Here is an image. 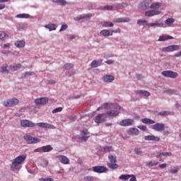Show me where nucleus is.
<instances>
[{"mask_svg": "<svg viewBox=\"0 0 181 181\" xmlns=\"http://www.w3.org/2000/svg\"><path fill=\"white\" fill-rule=\"evenodd\" d=\"M166 94H175L176 93L175 90L173 89H168L164 91Z\"/></svg>", "mask_w": 181, "mask_h": 181, "instance_id": "8fccbe9b", "label": "nucleus"}, {"mask_svg": "<svg viewBox=\"0 0 181 181\" xmlns=\"http://www.w3.org/2000/svg\"><path fill=\"white\" fill-rule=\"evenodd\" d=\"M180 49V45H169L166 47H163L162 49V52L164 53L169 52H175L176 50H179Z\"/></svg>", "mask_w": 181, "mask_h": 181, "instance_id": "39448f33", "label": "nucleus"}, {"mask_svg": "<svg viewBox=\"0 0 181 181\" xmlns=\"http://www.w3.org/2000/svg\"><path fill=\"white\" fill-rule=\"evenodd\" d=\"M103 151L104 152H105V153H110V152H114V147L111 146H105L103 148Z\"/></svg>", "mask_w": 181, "mask_h": 181, "instance_id": "c756f323", "label": "nucleus"}, {"mask_svg": "<svg viewBox=\"0 0 181 181\" xmlns=\"http://www.w3.org/2000/svg\"><path fill=\"white\" fill-rule=\"evenodd\" d=\"M152 4V0H143L139 4V8L143 9V11H146L149 9V6Z\"/></svg>", "mask_w": 181, "mask_h": 181, "instance_id": "423d86ee", "label": "nucleus"}, {"mask_svg": "<svg viewBox=\"0 0 181 181\" xmlns=\"http://www.w3.org/2000/svg\"><path fill=\"white\" fill-rule=\"evenodd\" d=\"M30 15L28 13H23V14H18L16 16V18H21V19H28L29 18Z\"/></svg>", "mask_w": 181, "mask_h": 181, "instance_id": "58836bf2", "label": "nucleus"}, {"mask_svg": "<svg viewBox=\"0 0 181 181\" xmlns=\"http://www.w3.org/2000/svg\"><path fill=\"white\" fill-rule=\"evenodd\" d=\"M21 125L23 128H33L35 127V123L28 119H22L21 120Z\"/></svg>", "mask_w": 181, "mask_h": 181, "instance_id": "1a4fd4ad", "label": "nucleus"}, {"mask_svg": "<svg viewBox=\"0 0 181 181\" xmlns=\"http://www.w3.org/2000/svg\"><path fill=\"white\" fill-rule=\"evenodd\" d=\"M129 21H131V18L128 17H125V18H116L115 20L113 21V22L116 23H121L122 22H129Z\"/></svg>", "mask_w": 181, "mask_h": 181, "instance_id": "5701e85b", "label": "nucleus"}, {"mask_svg": "<svg viewBox=\"0 0 181 181\" xmlns=\"http://www.w3.org/2000/svg\"><path fill=\"white\" fill-rule=\"evenodd\" d=\"M134 152L136 155H141L142 149L141 148H137L134 149Z\"/></svg>", "mask_w": 181, "mask_h": 181, "instance_id": "5fc2aeb1", "label": "nucleus"}, {"mask_svg": "<svg viewBox=\"0 0 181 181\" xmlns=\"http://www.w3.org/2000/svg\"><path fill=\"white\" fill-rule=\"evenodd\" d=\"M108 108H110V110L105 113L107 118H114L115 117H118V115L119 114V110H121V106L118 105L117 103H109Z\"/></svg>", "mask_w": 181, "mask_h": 181, "instance_id": "f257e3e1", "label": "nucleus"}, {"mask_svg": "<svg viewBox=\"0 0 181 181\" xmlns=\"http://www.w3.org/2000/svg\"><path fill=\"white\" fill-rule=\"evenodd\" d=\"M93 16V14L91 13H88V14H83V16H81V19H87L88 18H91Z\"/></svg>", "mask_w": 181, "mask_h": 181, "instance_id": "3c124183", "label": "nucleus"}, {"mask_svg": "<svg viewBox=\"0 0 181 181\" xmlns=\"http://www.w3.org/2000/svg\"><path fill=\"white\" fill-rule=\"evenodd\" d=\"M148 26H150L151 28H163V23L160 21H156L155 23H151L147 24Z\"/></svg>", "mask_w": 181, "mask_h": 181, "instance_id": "6ab92c4d", "label": "nucleus"}, {"mask_svg": "<svg viewBox=\"0 0 181 181\" xmlns=\"http://www.w3.org/2000/svg\"><path fill=\"white\" fill-rule=\"evenodd\" d=\"M162 76L164 77H168L169 78H176L178 77L179 74L173 71H164L161 73Z\"/></svg>", "mask_w": 181, "mask_h": 181, "instance_id": "20e7f679", "label": "nucleus"}, {"mask_svg": "<svg viewBox=\"0 0 181 181\" xmlns=\"http://www.w3.org/2000/svg\"><path fill=\"white\" fill-rule=\"evenodd\" d=\"M137 23L138 25H144V23H146V26H148V25L149 24V23L148 22V21H144V20H139L137 21Z\"/></svg>", "mask_w": 181, "mask_h": 181, "instance_id": "09e8293b", "label": "nucleus"}, {"mask_svg": "<svg viewBox=\"0 0 181 181\" xmlns=\"http://www.w3.org/2000/svg\"><path fill=\"white\" fill-rule=\"evenodd\" d=\"M158 163L159 162L158 161H150L146 163V166H156Z\"/></svg>", "mask_w": 181, "mask_h": 181, "instance_id": "79ce46f5", "label": "nucleus"}, {"mask_svg": "<svg viewBox=\"0 0 181 181\" xmlns=\"http://www.w3.org/2000/svg\"><path fill=\"white\" fill-rule=\"evenodd\" d=\"M19 104V100L16 98L8 99L4 102L3 105L4 107H12L13 105H18Z\"/></svg>", "mask_w": 181, "mask_h": 181, "instance_id": "6e6552de", "label": "nucleus"}, {"mask_svg": "<svg viewBox=\"0 0 181 181\" xmlns=\"http://www.w3.org/2000/svg\"><path fill=\"white\" fill-rule=\"evenodd\" d=\"M109 105H110V103H105L101 107H98L97 111H100V110H103V108H105L106 110H108Z\"/></svg>", "mask_w": 181, "mask_h": 181, "instance_id": "37998d69", "label": "nucleus"}, {"mask_svg": "<svg viewBox=\"0 0 181 181\" xmlns=\"http://www.w3.org/2000/svg\"><path fill=\"white\" fill-rule=\"evenodd\" d=\"M103 63V59H100V60H93L92 62H91V67L93 69H95V67H98L99 66H101Z\"/></svg>", "mask_w": 181, "mask_h": 181, "instance_id": "412c9836", "label": "nucleus"}, {"mask_svg": "<svg viewBox=\"0 0 181 181\" xmlns=\"http://www.w3.org/2000/svg\"><path fill=\"white\" fill-rule=\"evenodd\" d=\"M37 126L40 128H45L47 129H56V127L53 124H50L49 123L40 122L37 123Z\"/></svg>", "mask_w": 181, "mask_h": 181, "instance_id": "f8f14e48", "label": "nucleus"}, {"mask_svg": "<svg viewBox=\"0 0 181 181\" xmlns=\"http://www.w3.org/2000/svg\"><path fill=\"white\" fill-rule=\"evenodd\" d=\"M158 115H170V112L164 110L163 112H160Z\"/></svg>", "mask_w": 181, "mask_h": 181, "instance_id": "864d4df0", "label": "nucleus"}, {"mask_svg": "<svg viewBox=\"0 0 181 181\" xmlns=\"http://www.w3.org/2000/svg\"><path fill=\"white\" fill-rule=\"evenodd\" d=\"M102 26L103 28H114V23H110L107 21H105V22L102 23Z\"/></svg>", "mask_w": 181, "mask_h": 181, "instance_id": "72a5a7b5", "label": "nucleus"}, {"mask_svg": "<svg viewBox=\"0 0 181 181\" xmlns=\"http://www.w3.org/2000/svg\"><path fill=\"white\" fill-rule=\"evenodd\" d=\"M131 175L123 174L119 177V180H128L130 179Z\"/></svg>", "mask_w": 181, "mask_h": 181, "instance_id": "f704fd0d", "label": "nucleus"}, {"mask_svg": "<svg viewBox=\"0 0 181 181\" xmlns=\"http://www.w3.org/2000/svg\"><path fill=\"white\" fill-rule=\"evenodd\" d=\"M42 152H50L53 151V147L50 145L44 146L41 147Z\"/></svg>", "mask_w": 181, "mask_h": 181, "instance_id": "cd10ccee", "label": "nucleus"}, {"mask_svg": "<svg viewBox=\"0 0 181 181\" xmlns=\"http://www.w3.org/2000/svg\"><path fill=\"white\" fill-rule=\"evenodd\" d=\"M138 128H139V129H141V131H146V126L141 125L138 127Z\"/></svg>", "mask_w": 181, "mask_h": 181, "instance_id": "680f3d73", "label": "nucleus"}, {"mask_svg": "<svg viewBox=\"0 0 181 181\" xmlns=\"http://www.w3.org/2000/svg\"><path fill=\"white\" fill-rule=\"evenodd\" d=\"M110 33H112V35H114V33H121V28H117L116 30H112L110 31Z\"/></svg>", "mask_w": 181, "mask_h": 181, "instance_id": "6e6d98bb", "label": "nucleus"}, {"mask_svg": "<svg viewBox=\"0 0 181 181\" xmlns=\"http://www.w3.org/2000/svg\"><path fill=\"white\" fill-rule=\"evenodd\" d=\"M25 42L23 40H19L15 42V46L16 47L21 48V47H25Z\"/></svg>", "mask_w": 181, "mask_h": 181, "instance_id": "2f4dec72", "label": "nucleus"}, {"mask_svg": "<svg viewBox=\"0 0 181 181\" xmlns=\"http://www.w3.org/2000/svg\"><path fill=\"white\" fill-rule=\"evenodd\" d=\"M105 63H107V64H114V63H115V62L112 59H108L105 62Z\"/></svg>", "mask_w": 181, "mask_h": 181, "instance_id": "052dcab7", "label": "nucleus"}, {"mask_svg": "<svg viewBox=\"0 0 181 181\" xmlns=\"http://www.w3.org/2000/svg\"><path fill=\"white\" fill-rule=\"evenodd\" d=\"M114 78L112 75H105L103 76V81L105 83H112V81H114Z\"/></svg>", "mask_w": 181, "mask_h": 181, "instance_id": "a878e982", "label": "nucleus"}, {"mask_svg": "<svg viewBox=\"0 0 181 181\" xmlns=\"http://www.w3.org/2000/svg\"><path fill=\"white\" fill-rule=\"evenodd\" d=\"M127 134L129 135H139V130L136 128H130L129 130H127Z\"/></svg>", "mask_w": 181, "mask_h": 181, "instance_id": "b1692460", "label": "nucleus"}, {"mask_svg": "<svg viewBox=\"0 0 181 181\" xmlns=\"http://www.w3.org/2000/svg\"><path fill=\"white\" fill-rule=\"evenodd\" d=\"M26 160V155H21L16 157L11 165V170L15 172V170H18V169H21V165L23 163V161Z\"/></svg>", "mask_w": 181, "mask_h": 181, "instance_id": "f03ea898", "label": "nucleus"}, {"mask_svg": "<svg viewBox=\"0 0 181 181\" xmlns=\"http://www.w3.org/2000/svg\"><path fill=\"white\" fill-rule=\"evenodd\" d=\"M138 93L139 94H143V95H145V97H149V95H151V93L146 90H139Z\"/></svg>", "mask_w": 181, "mask_h": 181, "instance_id": "a19ab883", "label": "nucleus"}, {"mask_svg": "<svg viewBox=\"0 0 181 181\" xmlns=\"http://www.w3.org/2000/svg\"><path fill=\"white\" fill-rule=\"evenodd\" d=\"M174 56L175 57H180V56H181V50L178 53L175 54Z\"/></svg>", "mask_w": 181, "mask_h": 181, "instance_id": "774afa93", "label": "nucleus"}, {"mask_svg": "<svg viewBox=\"0 0 181 181\" xmlns=\"http://www.w3.org/2000/svg\"><path fill=\"white\" fill-rule=\"evenodd\" d=\"M162 6V4L159 2L153 3L151 4L150 8L153 9V11H156V9H159Z\"/></svg>", "mask_w": 181, "mask_h": 181, "instance_id": "bb28decb", "label": "nucleus"}, {"mask_svg": "<svg viewBox=\"0 0 181 181\" xmlns=\"http://www.w3.org/2000/svg\"><path fill=\"white\" fill-rule=\"evenodd\" d=\"M153 129L158 132L165 131V124L162 123H156L154 125H153Z\"/></svg>", "mask_w": 181, "mask_h": 181, "instance_id": "2eb2a0df", "label": "nucleus"}, {"mask_svg": "<svg viewBox=\"0 0 181 181\" xmlns=\"http://www.w3.org/2000/svg\"><path fill=\"white\" fill-rule=\"evenodd\" d=\"M110 163H107V167L110 169H118V164H117V156L110 154L108 156Z\"/></svg>", "mask_w": 181, "mask_h": 181, "instance_id": "7ed1b4c3", "label": "nucleus"}, {"mask_svg": "<svg viewBox=\"0 0 181 181\" xmlns=\"http://www.w3.org/2000/svg\"><path fill=\"white\" fill-rule=\"evenodd\" d=\"M24 139L28 144H37L38 142H40V139L29 135L24 136Z\"/></svg>", "mask_w": 181, "mask_h": 181, "instance_id": "9d476101", "label": "nucleus"}, {"mask_svg": "<svg viewBox=\"0 0 181 181\" xmlns=\"http://www.w3.org/2000/svg\"><path fill=\"white\" fill-rule=\"evenodd\" d=\"M53 179L52 178H42L40 179V181H52Z\"/></svg>", "mask_w": 181, "mask_h": 181, "instance_id": "69168bd1", "label": "nucleus"}, {"mask_svg": "<svg viewBox=\"0 0 181 181\" xmlns=\"http://www.w3.org/2000/svg\"><path fill=\"white\" fill-rule=\"evenodd\" d=\"M69 119H71V120L77 119V116H76V115H74V116H70V117H69Z\"/></svg>", "mask_w": 181, "mask_h": 181, "instance_id": "338daca9", "label": "nucleus"}, {"mask_svg": "<svg viewBox=\"0 0 181 181\" xmlns=\"http://www.w3.org/2000/svg\"><path fill=\"white\" fill-rule=\"evenodd\" d=\"M74 66L73 64H66L64 66V69L65 70H70V69H73Z\"/></svg>", "mask_w": 181, "mask_h": 181, "instance_id": "a18cd8bd", "label": "nucleus"}, {"mask_svg": "<svg viewBox=\"0 0 181 181\" xmlns=\"http://www.w3.org/2000/svg\"><path fill=\"white\" fill-rule=\"evenodd\" d=\"M146 141H154V142H159L160 141V137L155 135H148L144 137Z\"/></svg>", "mask_w": 181, "mask_h": 181, "instance_id": "dca6fc26", "label": "nucleus"}, {"mask_svg": "<svg viewBox=\"0 0 181 181\" xmlns=\"http://www.w3.org/2000/svg\"><path fill=\"white\" fill-rule=\"evenodd\" d=\"M55 2H57V4H60L61 5H66V4H67L65 0H57Z\"/></svg>", "mask_w": 181, "mask_h": 181, "instance_id": "4d7b16f0", "label": "nucleus"}, {"mask_svg": "<svg viewBox=\"0 0 181 181\" xmlns=\"http://www.w3.org/2000/svg\"><path fill=\"white\" fill-rule=\"evenodd\" d=\"M1 70L2 73H6L7 74L9 73V71H8V65L6 64L1 66Z\"/></svg>", "mask_w": 181, "mask_h": 181, "instance_id": "c03bdc74", "label": "nucleus"}, {"mask_svg": "<svg viewBox=\"0 0 181 181\" xmlns=\"http://www.w3.org/2000/svg\"><path fill=\"white\" fill-rule=\"evenodd\" d=\"M105 119H107V115L105 113H100L95 116V122L96 124H103V122H105Z\"/></svg>", "mask_w": 181, "mask_h": 181, "instance_id": "0eeeda50", "label": "nucleus"}, {"mask_svg": "<svg viewBox=\"0 0 181 181\" xmlns=\"http://www.w3.org/2000/svg\"><path fill=\"white\" fill-rule=\"evenodd\" d=\"M57 159L64 165H69V163H70V160L69 158H66V156H58Z\"/></svg>", "mask_w": 181, "mask_h": 181, "instance_id": "a211bd4d", "label": "nucleus"}, {"mask_svg": "<svg viewBox=\"0 0 181 181\" xmlns=\"http://www.w3.org/2000/svg\"><path fill=\"white\" fill-rule=\"evenodd\" d=\"M45 28H46L47 29H49V30L50 32H52V30H56V25L54 24H48L45 25Z\"/></svg>", "mask_w": 181, "mask_h": 181, "instance_id": "c9c22d12", "label": "nucleus"}, {"mask_svg": "<svg viewBox=\"0 0 181 181\" xmlns=\"http://www.w3.org/2000/svg\"><path fill=\"white\" fill-rule=\"evenodd\" d=\"M177 172H179V168L178 167H175V168H171L170 170V173H177Z\"/></svg>", "mask_w": 181, "mask_h": 181, "instance_id": "603ef678", "label": "nucleus"}, {"mask_svg": "<svg viewBox=\"0 0 181 181\" xmlns=\"http://www.w3.org/2000/svg\"><path fill=\"white\" fill-rule=\"evenodd\" d=\"M61 111H63V107H57L52 110V114H56V112H61Z\"/></svg>", "mask_w": 181, "mask_h": 181, "instance_id": "de8ad7c7", "label": "nucleus"}, {"mask_svg": "<svg viewBox=\"0 0 181 181\" xmlns=\"http://www.w3.org/2000/svg\"><path fill=\"white\" fill-rule=\"evenodd\" d=\"M93 170L96 173H104L107 172V167L98 165V166L93 167Z\"/></svg>", "mask_w": 181, "mask_h": 181, "instance_id": "4468645a", "label": "nucleus"}, {"mask_svg": "<svg viewBox=\"0 0 181 181\" xmlns=\"http://www.w3.org/2000/svg\"><path fill=\"white\" fill-rule=\"evenodd\" d=\"M162 156H165V157L172 156V153L165 152V153H160L156 155L157 158H162Z\"/></svg>", "mask_w": 181, "mask_h": 181, "instance_id": "7c9ffc66", "label": "nucleus"}, {"mask_svg": "<svg viewBox=\"0 0 181 181\" xmlns=\"http://www.w3.org/2000/svg\"><path fill=\"white\" fill-rule=\"evenodd\" d=\"M141 122L144 124H155V121L148 118L142 119Z\"/></svg>", "mask_w": 181, "mask_h": 181, "instance_id": "4c0bfd02", "label": "nucleus"}, {"mask_svg": "<svg viewBox=\"0 0 181 181\" xmlns=\"http://www.w3.org/2000/svg\"><path fill=\"white\" fill-rule=\"evenodd\" d=\"M69 26L67 25H62L61 29L59 30V32H62V30H66Z\"/></svg>", "mask_w": 181, "mask_h": 181, "instance_id": "bf43d9fd", "label": "nucleus"}, {"mask_svg": "<svg viewBox=\"0 0 181 181\" xmlns=\"http://www.w3.org/2000/svg\"><path fill=\"white\" fill-rule=\"evenodd\" d=\"M22 65L21 64H13L9 66V69L11 71H18L19 69H21Z\"/></svg>", "mask_w": 181, "mask_h": 181, "instance_id": "aec40b11", "label": "nucleus"}, {"mask_svg": "<svg viewBox=\"0 0 181 181\" xmlns=\"http://www.w3.org/2000/svg\"><path fill=\"white\" fill-rule=\"evenodd\" d=\"M114 7L112 6H105L102 7V11H113Z\"/></svg>", "mask_w": 181, "mask_h": 181, "instance_id": "ea45409f", "label": "nucleus"}, {"mask_svg": "<svg viewBox=\"0 0 181 181\" xmlns=\"http://www.w3.org/2000/svg\"><path fill=\"white\" fill-rule=\"evenodd\" d=\"M161 11L158 10H150L145 13V16H155V15H160Z\"/></svg>", "mask_w": 181, "mask_h": 181, "instance_id": "f3484780", "label": "nucleus"}, {"mask_svg": "<svg viewBox=\"0 0 181 181\" xmlns=\"http://www.w3.org/2000/svg\"><path fill=\"white\" fill-rule=\"evenodd\" d=\"M166 166H168V164L166 163H163V164H160L159 165V168H160L161 169H165V168H166Z\"/></svg>", "mask_w": 181, "mask_h": 181, "instance_id": "e2e57ef3", "label": "nucleus"}, {"mask_svg": "<svg viewBox=\"0 0 181 181\" xmlns=\"http://www.w3.org/2000/svg\"><path fill=\"white\" fill-rule=\"evenodd\" d=\"M100 34L101 35V36L104 37L112 36V33H111V31L107 29L102 30L100 32Z\"/></svg>", "mask_w": 181, "mask_h": 181, "instance_id": "393cba45", "label": "nucleus"}, {"mask_svg": "<svg viewBox=\"0 0 181 181\" xmlns=\"http://www.w3.org/2000/svg\"><path fill=\"white\" fill-rule=\"evenodd\" d=\"M129 181H137L136 177L134 175H131Z\"/></svg>", "mask_w": 181, "mask_h": 181, "instance_id": "13d9d810", "label": "nucleus"}, {"mask_svg": "<svg viewBox=\"0 0 181 181\" xmlns=\"http://www.w3.org/2000/svg\"><path fill=\"white\" fill-rule=\"evenodd\" d=\"M170 39H173V37L168 35H163L160 36L159 39L158 40V42H165V40H169Z\"/></svg>", "mask_w": 181, "mask_h": 181, "instance_id": "4be33fe9", "label": "nucleus"}, {"mask_svg": "<svg viewBox=\"0 0 181 181\" xmlns=\"http://www.w3.org/2000/svg\"><path fill=\"white\" fill-rule=\"evenodd\" d=\"M134 119H125L122 120L119 124L120 127H131L134 125Z\"/></svg>", "mask_w": 181, "mask_h": 181, "instance_id": "9b49d317", "label": "nucleus"}, {"mask_svg": "<svg viewBox=\"0 0 181 181\" xmlns=\"http://www.w3.org/2000/svg\"><path fill=\"white\" fill-rule=\"evenodd\" d=\"M163 135L168 136L170 134V132L169 130H163Z\"/></svg>", "mask_w": 181, "mask_h": 181, "instance_id": "0e129e2a", "label": "nucleus"}, {"mask_svg": "<svg viewBox=\"0 0 181 181\" xmlns=\"http://www.w3.org/2000/svg\"><path fill=\"white\" fill-rule=\"evenodd\" d=\"M9 36L5 32H0V39L1 40H6Z\"/></svg>", "mask_w": 181, "mask_h": 181, "instance_id": "e433bc0d", "label": "nucleus"}, {"mask_svg": "<svg viewBox=\"0 0 181 181\" xmlns=\"http://www.w3.org/2000/svg\"><path fill=\"white\" fill-rule=\"evenodd\" d=\"M34 103L36 105H45V104H47L49 103V98H40L35 100Z\"/></svg>", "mask_w": 181, "mask_h": 181, "instance_id": "ddd939ff", "label": "nucleus"}, {"mask_svg": "<svg viewBox=\"0 0 181 181\" xmlns=\"http://www.w3.org/2000/svg\"><path fill=\"white\" fill-rule=\"evenodd\" d=\"M165 25L168 26H172V23H175V18H169L167 20L165 21Z\"/></svg>", "mask_w": 181, "mask_h": 181, "instance_id": "473e14b6", "label": "nucleus"}, {"mask_svg": "<svg viewBox=\"0 0 181 181\" xmlns=\"http://www.w3.org/2000/svg\"><path fill=\"white\" fill-rule=\"evenodd\" d=\"M81 135L82 138H83V139H87V138H90V133L88 132V130L86 129L81 132Z\"/></svg>", "mask_w": 181, "mask_h": 181, "instance_id": "c85d7f7f", "label": "nucleus"}, {"mask_svg": "<svg viewBox=\"0 0 181 181\" xmlns=\"http://www.w3.org/2000/svg\"><path fill=\"white\" fill-rule=\"evenodd\" d=\"M84 181H94V177L93 176H86L83 177Z\"/></svg>", "mask_w": 181, "mask_h": 181, "instance_id": "49530a36", "label": "nucleus"}]
</instances>
